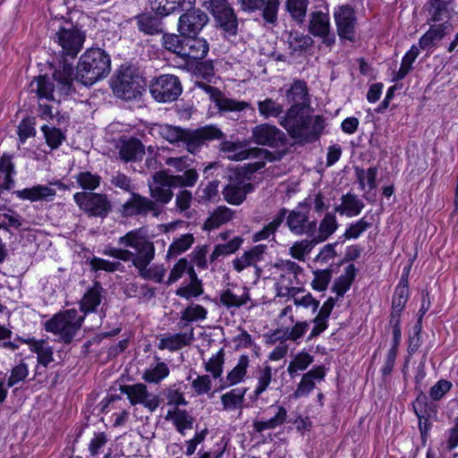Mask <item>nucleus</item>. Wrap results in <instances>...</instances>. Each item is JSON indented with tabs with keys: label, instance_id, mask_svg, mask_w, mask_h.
Here are the masks:
<instances>
[{
	"label": "nucleus",
	"instance_id": "obj_33",
	"mask_svg": "<svg viewBox=\"0 0 458 458\" xmlns=\"http://www.w3.org/2000/svg\"><path fill=\"white\" fill-rule=\"evenodd\" d=\"M338 228L335 215L327 213L318 225V233L313 237L315 243H320L327 241Z\"/></svg>",
	"mask_w": 458,
	"mask_h": 458
},
{
	"label": "nucleus",
	"instance_id": "obj_61",
	"mask_svg": "<svg viewBox=\"0 0 458 458\" xmlns=\"http://www.w3.org/2000/svg\"><path fill=\"white\" fill-rule=\"evenodd\" d=\"M258 378V392L266 391L272 381V368L267 364L264 363L263 367H259L257 369Z\"/></svg>",
	"mask_w": 458,
	"mask_h": 458
},
{
	"label": "nucleus",
	"instance_id": "obj_54",
	"mask_svg": "<svg viewBox=\"0 0 458 458\" xmlns=\"http://www.w3.org/2000/svg\"><path fill=\"white\" fill-rule=\"evenodd\" d=\"M242 242V240L240 237H234L225 244L216 245L210 255V260L214 261L220 256H225L235 252L240 248Z\"/></svg>",
	"mask_w": 458,
	"mask_h": 458
},
{
	"label": "nucleus",
	"instance_id": "obj_9",
	"mask_svg": "<svg viewBox=\"0 0 458 458\" xmlns=\"http://www.w3.org/2000/svg\"><path fill=\"white\" fill-rule=\"evenodd\" d=\"M153 98L161 103L177 100L182 87L179 78L173 74H162L154 78L149 84Z\"/></svg>",
	"mask_w": 458,
	"mask_h": 458
},
{
	"label": "nucleus",
	"instance_id": "obj_62",
	"mask_svg": "<svg viewBox=\"0 0 458 458\" xmlns=\"http://www.w3.org/2000/svg\"><path fill=\"white\" fill-rule=\"evenodd\" d=\"M152 179L154 182H165L171 189L186 187L182 175H169L165 171L156 172Z\"/></svg>",
	"mask_w": 458,
	"mask_h": 458
},
{
	"label": "nucleus",
	"instance_id": "obj_50",
	"mask_svg": "<svg viewBox=\"0 0 458 458\" xmlns=\"http://www.w3.org/2000/svg\"><path fill=\"white\" fill-rule=\"evenodd\" d=\"M249 300L250 296L248 293H245L242 296H237L229 289L223 291L220 295V302L227 309L239 308L243 306Z\"/></svg>",
	"mask_w": 458,
	"mask_h": 458
},
{
	"label": "nucleus",
	"instance_id": "obj_45",
	"mask_svg": "<svg viewBox=\"0 0 458 458\" xmlns=\"http://www.w3.org/2000/svg\"><path fill=\"white\" fill-rule=\"evenodd\" d=\"M420 54V49L417 46L412 45L410 50L404 55L402 59L401 66L394 75L395 81L403 80L412 69V64Z\"/></svg>",
	"mask_w": 458,
	"mask_h": 458
},
{
	"label": "nucleus",
	"instance_id": "obj_11",
	"mask_svg": "<svg viewBox=\"0 0 458 458\" xmlns=\"http://www.w3.org/2000/svg\"><path fill=\"white\" fill-rule=\"evenodd\" d=\"M285 97L290 105L285 114H308L311 112L308 86L304 81L295 80L286 90Z\"/></svg>",
	"mask_w": 458,
	"mask_h": 458
},
{
	"label": "nucleus",
	"instance_id": "obj_42",
	"mask_svg": "<svg viewBox=\"0 0 458 458\" xmlns=\"http://www.w3.org/2000/svg\"><path fill=\"white\" fill-rule=\"evenodd\" d=\"M287 43L292 53L301 52L313 44V39L309 35L298 31H290L287 37Z\"/></svg>",
	"mask_w": 458,
	"mask_h": 458
},
{
	"label": "nucleus",
	"instance_id": "obj_39",
	"mask_svg": "<svg viewBox=\"0 0 458 458\" xmlns=\"http://www.w3.org/2000/svg\"><path fill=\"white\" fill-rule=\"evenodd\" d=\"M162 47L173 53L175 54L178 57L182 59V54L184 47V37L174 33H164L161 39Z\"/></svg>",
	"mask_w": 458,
	"mask_h": 458
},
{
	"label": "nucleus",
	"instance_id": "obj_29",
	"mask_svg": "<svg viewBox=\"0 0 458 458\" xmlns=\"http://www.w3.org/2000/svg\"><path fill=\"white\" fill-rule=\"evenodd\" d=\"M267 245L259 244L245 251L241 257L233 260V267L236 271L242 272L250 266H255L256 263L263 259Z\"/></svg>",
	"mask_w": 458,
	"mask_h": 458
},
{
	"label": "nucleus",
	"instance_id": "obj_15",
	"mask_svg": "<svg viewBox=\"0 0 458 458\" xmlns=\"http://www.w3.org/2000/svg\"><path fill=\"white\" fill-rule=\"evenodd\" d=\"M120 392L127 395L131 405L141 404L150 412L160 405L158 395L148 393L147 386L142 383L120 386Z\"/></svg>",
	"mask_w": 458,
	"mask_h": 458
},
{
	"label": "nucleus",
	"instance_id": "obj_31",
	"mask_svg": "<svg viewBox=\"0 0 458 458\" xmlns=\"http://www.w3.org/2000/svg\"><path fill=\"white\" fill-rule=\"evenodd\" d=\"M341 201L340 205L335 207V212L349 217L358 216L364 208V203L355 194L350 192L343 195Z\"/></svg>",
	"mask_w": 458,
	"mask_h": 458
},
{
	"label": "nucleus",
	"instance_id": "obj_34",
	"mask_svg": "<svg viewBox=\"0 0 458 458\" xmlns=\"http://www.w3.org/2000/svg\"><path fill=\"white\" fill-rule=\"evenodd\" d=\"M249 364V357L247 355H241L236 366L227 374L226 384L221 385L220 389L234 386L242 381L246 376Z\"/></svg>",
	"mask_w": 458,
	"mask_h": 458
},
{
	"label": "nucleus",
	"instance_id": "obj_20",
	"mask_svg": "<svg viewBox=\"0 0 458 458\" xmlns=\"http://www.w3.org/2000/svg\"><path fill=\"white\" fill-rule=\"evenodd\" d=\"M202 87L219 112H242L248 109L254 111L248 102L226 98L219 89L210 85L202 84Z\"/></svg>",
	"mask_w": 458,
	"mask_h": 458
},
{
	"label": "nucleus",
	"instance_id": "obj_32",
	"mask_svg": "<svg viewBox=\"0 0 458 458\" xmlns=\"http://www.w3.org/2000/svg\"><path fill=\"white\" fill-rule=\"evenodd\" d=\"M454 0H429L428 11L433 21H442L451 18Z\"/></svg>",
	"mask_w": 458,
	"mask_h": 458
},
{
	"label": "nucleus",
	"instance_id": "obj_30",
	"mask_svg": "<svg viewBox=\"0 0 458 458\" xmlns=\"http://www.w3.org/2000/svg\"><path fill=\"white\" fill-rule=\"evenodd\" d=\"M193 339V328H191L189 333H178L160 339L158 348L160 350L167 349L170 352H175L184 346H189Z\"/></svg>",
	"mask_w": 458,
	"mask_h": 458
},
{
	"label": "nucleus",
	"instance_id": "obj_57",
	"mask_svg": "<svg viewBox=\"0 0 458 458\" xmlns=\"http://www.w3.org/2000/svg\"><path fill=\"white\" fill-rule=\"evenodd\" d=\"M42 131L47 145L52 148H57L65 139V136L61 130L55 127L50 128L47 125H44L42 126Z\"/></svg>",
	"mask_w": 458,
	"mask_h": 458
},
{
	"label": "nucleus",
	"instance_id": "obj_2",
	"mask_svg": "<svg viewBox=\"0 0 458 458\" xmlns=\"http://www.w3.org/2000/svg\"><path fill=\"white\" fill-rule=\"evenodd\" d=\"M111 71L109 55L101 48L87 49L80 57L76 74L73 76L80 83L91 86L106 78Z\"/></svg>",
	"mask_w": 458,
	"mask_h": 458
},
{
	"label": "nucleus",
	"instance_id": "obj_5",
	"mask_svg": "<svg viewBox=\"0 0 458 458\" xmlns=\"http://www.w3.org/2000/svg\"><path fill=\"white\" fill-rule=\"evenodd\" d=\"M118 244L134 250L131 263L136 268L141 265H149L155 258L154 242L148 240L142 227L131 230L120 237Z\"/></svg>",
	"mask_w": 458,
	"mask_h": 458
},
{
	"label": "nucleus",
	"instance_id": "obj_26",
	"mask_svg": "<svg viewBox=\"0 0 458 458\" xmlns=\"http://www.w3.org/2000/svg\"><path fill=\"white\" fill-rule=\"evenodd\" d=\"M145 154V147L142 142L134 137L121 140L119 156L124 162H136L142 158Z\"/></svg>",
	"mask_w": 458,
	"mask_h": 458
},
{
	"label": "nucleus",
	"instance_id": "obj_28",
	"mask_svg": "<svg viewBox=\"0 0 458 458\" xmlns=\"http://www.w3.org/2000/svg\"><path fill=\"white\" fill-rule=\"evenodd\" d=\"M104 288L98 281H95L93 285L87 290L80 301V309L84 314L93 312L100 304Z\"/></svg>",
	"mask_w": 458,
	"mask_h": 458
},
{
	"label": "nucleus",
	"instance_id": "obj_38",
	"mask_svg": "<svg viewBox=\"0 0 458 458\" xmlns=\"http://www.w3.org/2000/svg\"><path fill=\"white\" fill-rule=\"evenodd\" d=\"M286 214H287V209L284 208H281L278 211V213L276 215L273 221H271L269 224L265 225L263 227V229H261L260 231L254 233V235H253L254 242L266 240L270 235H273L276 232V230L280 226V225L283 223V221L284 220Z\"/></svg>",
	"mask_w": 458,
	"mask_h": 458
},
{
	"label": "nucleus",
	"instance_id": "obj_48",
	"mask_svg": "<svg viewBox=\"0 0 458 458\" xmlns=\"http://www.w3.org/2000/svg\"><path fill=\"white\" fill-rule=\"evenodd\" d=\"M355 170V175L357 178V181L360 184V190L365 189V177H367L368 184L369 187V190H374L377 188V166H371L369 167L366 172L363 168H360L359 166H356L354 168Z\"/></svg>",
	"mask_w": 458,
	"mask_h": 458
},
{
	"label": "nucleus",
	"instance_id": "obj_36",
	"mask_svg": "<svg viewBox=\"0 0 458 458\" xmlns=\"http://www.w3.org/2000/svg\"><path fill=\"white\" fill-rule=\"evenodd\" d=\"M233 217V212L226 207H219L204 223L203 229L210 231L229 222Z\"/></svg>",
	"mask_w": 458,
	"mask_h": 458
},
{
	"label": "nucleus",
	"instance_id": "obj_7",
	"mask_svg": "<svg viewBox=\"0 0 458 458\" xmlns=\"http://www.w3.org/2000/svg\"><path fill=\"white\" fill-rule=\"evenodd\" d=\"M75 203L89 216L106 218L113 209L108 197L104 193L77 192L73 195Z\"/></svg>",
	"mask_w": 458,
	"mask_h": 458
},
{
	"label": "nucleus",
	"instance_id": "obj_24",
	"mask_svg": "<svg viewBox=\"0 0 458 458\" xmlns=\"http://www.w3.org/2000/svg\"><path fill=\"white\" fill-rule=\"evenodd\" d=\"M196 0H156L151 9L161 19L172 13H179L195 5Z\"/></svg>",
	"mask_w": 458,
	"mask_h": 458
},
{
	"label": "nucleus",
	"instance_id": "obj_64",
	"mask_svg": "<svg viewBox=\"0 0 458 458\" xmlns=\"http://www.w3.org/2000/svg\"><path fill=\"white\" fill-rule=\"evenodd\" d=\"M29 375V369L24 362L13 367L7 380V387H13L21 381H23Z\"/></svg>",
	"mask_w": 458,
	"mask_h": 458
},
{
	"label": "nucleus",
	"instance_id": "obj_37",
	"mask_svg": "<svg viewBox=\"0 0 458 458\" xmlns=\"http://www.w3.org/2000/svg\"><path fill=\"white\" fill-rule=\"evenodd\" d=\"M309 3V0H285L286 11L298 24L304 22Z\"/></svg>",
	"mask_w": 458,
	"mask_h": 458
},
{
	"label": "nucleus",
	"instance_id": "obj_22",
	"mask_svg": "<svg viewBox=\"0 0 458 458\" xmlns=\"http://www.w3.org/2000/svg\"><path fill=\"white\" fill-rule=\"evenodd\" d=\"M254 186L250 182H245L243 180H232L225 186L223 190L224 199L232 205H240L242 203L248 193L251 192Z\"/></svg>",
	"mask_w": 458,
	"mask_h": 458
},
{
	"label": "nucleus",
	"instance_id": "obj_56",
	"mask_svg": "<svg viewBox=\"0 0 458 458\" xmlns=\"http://www.w3.org/2000/svg\"><path fill=\"white\" fill-rule=\"evenodd\" d=\"M76 181L83 190L93 191L100 185L101 177L90 172H81L77 174Z\"/></svg>",
	"mask_w": 458,
	"mask_h": 458
},
{
	"label": "nucleus",
	"instance_id": "obj_40",
	"mask_svg": "<svg viewBox=\"0 0 458 458\" xmlns=\"http://www.w3.org/2000/svg\"><path fill=\"white\" fill-rule=\"evenodd\" d=\"M308 212L292 210L286 218V225L293 233L302 235L304 234L303 226L308 222Z\"/></svg>",
	"mask_w": 458,
	"mask_h": 458
},
{
	"label": "nucleus",
	"instance_id": "obj_13",
	"mask_svg": "<svg viewBox=\"0 0 458 458\" xmlns=\"http://www.w3.org/2000/svg\"><path fill=\"white\" fill-rule=\"evenodd\" d=\"M223 138L225 134L216 126L206 125L195 130L185 129L182 142L190 153L195 154L207 140Z\"/></svg>",
	"mask_w": 458,
	"mask_h": 458
},
{
	"label": "nucleus",
	"instance_id": "obj_18",
	"mask_svg": "<svg viewBox=\"0 0 458 458\" xmlns=\"http://www.w3.org/2000/svg\"><path fill=\"white\" fill-rule=\"evenodd\" d=\"M337 34L342 40L354 41L356 17L350 5H342L334 12Z\"/></svg>",
	"mask_w": 458,
	"mask_h": 458
},
{
	"label": "nucleus",
	"instance_id": "obj_44",
	"mask_svg": "<svg viewBox=\"0 0 458 458\" xmlns=\"http://www.w3.org/2000/svg\"><path fill=\"white\" fill-rule=\"evenodd\" d=\"M247 387L234 388L221 396V402L225 410L242 407Z\"/></svg>",
	"mask_w": 458,
	"mask_h": 458
},
{
	"label": "nucleus",
	"instance_id": "obj_53",
	"mask_svg": "<svg viewBox=\"0 0 458 458\" xmlns=\"http://www.w3.org/2000/svg\"><path fill=\"white\" fill-rule=\"evenodd\" d=\"M207 310L199 304H191L182 312L181 321L186 324L195 320H203L207 318Z\"/></svg>",
	"mask_w": 458,
	"mask_h": 458
},
{
	"label": "nucleus",
	"instance_id": "obj_8",
	"mask_svg": "<svg viewBox=\"0 0 458 458\" xmlns=\"http://www.w3.org/2000/svg\"><path fill=\"white\" fill-rule=\"evenodd\" d=\"M210 9L224 38L235 37L239 31V20L228 0H210Z\"/></svg>",
	"mask_w": 458,
	"mask_h": 458
},
{
	"label": "nucleus",
	"instance_id": "obj_16",
	"mask_svg": "<svg viewBox=\"0 0 458 458\" xmlns=\"http://www.w3.org/2000/svg\"><path fill=\"white\" fill-rule=\"evenodd\" d=\"M309 32L315 38H319L327 47H332L335 43V34L331 30L328 13L315 11L310 13Z\"/></svg>",
	"mask_w": 458,
	"mask_h": 458
},
{
	"label": "nucleus",
	"instance_id": "obj_10",
	"mask_svg": "<svg viewBox=\"0 0 458 458\" xmlns=\"http://www.w3.org/2000/svg\"><path fill=\"white\" fill-rule=\"evenodd\" d=\"M221 150L228 154V158L233 160H244L247 158H264L269 162L279 161L286 154V150L282 151H269L267 149L253 148L249 149H242L240 142L223 141L221 143Z\"/></svg>",
	"mask_w": 458,
	"mask_h": 458
},
{
	"label": "nucleus",
	"instance_id": "obj_55",
	"mask_svg": "<svg viewBox=\"0 0 458 458\" xmlns=\"http://www.w3.org/2000/svg\"><path fill=\"white\" fill-rule=\"evenodd\" d=\"M169 369L165 362H158L155 368L147 369L142 378L148 383H158L160 380L167 377Z\"/></svg>",
	"mask_w": 458,
	"mask_h": 458
},
{
	"label": "nucleus",
	"instance_id": "obj_19",
	"mask_svg": "<svg viewBox=\"0 0 458 458\" xmlns=\"http://www.w3.org/2000/svg\"><path fill=\"white\" fill-rule=\"evenodd\" d=\"M242 10L248 13L262 11L266 23L276 25L278 20L279 0H237Z\"/></svg>",
	"mask_w": 458,
	"mask_h": 458
},
{
	"label": "nucleus",
	"instance_id": "obj_1",
	"mask_svg": "<svg viewBox=\"0 0 458 458\" xmlns=\"http://www.w3.org/2000/svg\"><path fill=\"white\" fill-rule=\"evenodd\" d=\"M55 43L61 47V59L54 65L52 73L55 85L50 78L39 75L30 82V91L34 93L30 99L38 104L40 114H53L57 95H68L72 91L73 81V66L67 58L74 59L82 49L86 35L80 28L68 21H62L52 36Z\"/></svg>",
	"mask_w": 458,
	"mask_h": 458
},
{
	"label": "nucleus",
	"instance_id": "obj_6",
	"mask_svg": "<svg viewBox=\"0 0 458 458\" xmlns=\"http://www.w3.org/2000/svg\"><path fill=\"white\" fill-rule=\"evenodd\" d=\"M143 82V78L133 67L122 65L116 71L111 86L115 96L129 100L141 95Z\"/></svg>",
	"mask_w": 458,
	"mask_h": 458
},
{
	"label": "nucleus",
	"instance_id": "obj_35",
	"mask_svg": "<svg viewBox=\"0 0 458 458\" xmlns=\"http://www.w3.org/2000/svg\"><path fill=\"white\" fill-rule=\"evenodd\" d=\"M154 184H148L150 196L152 199L160 205H165L171 201L174 197L172 189L165 182H154Z\"/></svg>",
	"mask_w": 458,
	"mask_h": 458
},
{
	"label": "nucleus",
	"instance_id": "obj_60",
	"mask_svg": "<svg viewBox=\"0 0 458 458\" xmlns=\"http://www.w3.org/2000/svg\"><path fill=\"white\" fill-rule=\"evenodd\" d=\"M318 243H315L313 242V238L310 240H302L301 242H295L290 249V253L293 258L302 260L304 258V255L306 253H309L312 248L317 245Z\"/></svg>",
	"mask_w": 458,
	"mask_h": 458
},
{
	"label": "nucleus",
	"instance_id": "obj_59",
	"mask_svg": "<svg viewBox=\"0 0 458 458\" xmlns=\"http://www.w3.org/2000/svg\"><path fill=\"white\" fill-rule=\"evenodd\" d=\"M314 275L315 278L311 282L312 288L318 292L327 290L332 278L331 269L317 270Z\"/></svg>",
	"mask_w": 458,
	"mask_h": 458
},
{
	"label": "nucleus",
	"instance_id": "obj_47",
	"mask_svg": "<svg viewBox=\"0 0 458 458\" xmlns=\"http://www.w3.org/2000/svg\"><path fill=\"white\" fill-rule=\"evenodd\" d=\"M124 293L130 298L149 300L155 296L156 288L149 287L147 284L139 285L135 283H130L125 285Z\"/></svg>",
	"mask_w": 458,
	"mask_h": 458
},
{
	"label": "nucleus",
	"instance_id": "obj_3",
	"mask_svg": "<svg viewBox=\"0 0 458 458\" xmlns=\"http://www.w3.org/2000/svg\"><path fill=\"white\" fill-rule=\"evenodd\" d=\"M322 116H282L280 124L295 144L303 146L317 141L324 129Z\"/></svg>",
	"mask_w": 458,
	"mask_h": 458
},
{
	"label": "nucleus",
	"instance_id": "obj_51",
	"mask_svg": "<svg viewBox=\"0 0 458 458\" xmlns=\"http://www.w3.org/2000/svg\"><path fill=\"white\" fill-rule=\"evenodd\" d=\"M313 362V356L308 352H301L290 362L287 371L293 377L299 370L306 369Z\"/></svg>",
	"mask_w": 458,
	"mask_h": 458
},
{
	"label": "nucleus",
	"instance_id": "obj_52",
	"mask_svg": "<svg viewBox=\"0 0 458 458\" xmlns=\"http://www.w3.org/2000/svg\"><path fill=\"white\" fill-rule=\"evenodd\" d=\"M148 267V265H141L137 268L140 276L145 280H152L156 283H162L166 271L165 268L163 266H153L150 267Z\"/></svg>",
	"mask_w": 458,
	"mask_h": 458
},
{
	"label": "nucleus",
	"instance_id": "obj_12",
	"mask_svg": "<svg viewBox=\"0 0 458 458\" xmlns=\"http://www.w3.org/2000/svg\"><path fill=\"white\" fill-rule=\"evenodd\" d=\"M121 213L123 217L146 216L148 213L157 217L162 213V208L153 199L134 191L131 192L130 199L122 205Z\"/></svg>",
	"mask_w": 458,
	"mask_h": 458
},
{
	"label": "nucleus",
	"instance_id": "obj_17",
	"mask_svg": "<svg viewBox=\"0 0 458 458\" xmlns=\"http://www.w3.org/2000/svg\"><path fill=\"white\" fill-rule=\"evenodd\" d=\"M252 137L259 145H267L276 148L284 147V148L279 151L286 150L288 152L286 148L288 139L286 135L274 125L261 124L256 126L252 131Z\"/></svg>",
	"mask_w": 458,
	"mask_h": 458
},
{
	"label": "nucleus",
	"instance_id": "obj_27",
	"mask_svg": "<svg viewBox=\"0 0 458 458\" xmlns=\"http://www.w3.org/2000/svg\"><path fill=\"white\" fill-rule=\"evenodd\" d=\"M14 194L21 199H28L32 202L52 200L55 196V190L46 185H36L31 188L15 191Z\"/></svg>",
	"mask_w": 458,
	"mask_h": 458
},
{
	"label": "nucleus",
	"instance_id": "obj_23",
	"mask_svg": "<svg viewBox=\"0 0 458 458\" xmlns=\"http://www.w3.org/2000/svg\"><path fill=\"white\" fill-rule=\"evenodd\" d=\"M24 343L30 344V351L37 354L38 365L35 370V376L42 374L41 367L47 368L50 362L54 360V349L50 346L46 340H35L30 338L22 340Z\"/></svg>",
	"mask_w": 458,
	"mask_h": 458
},
{
	"label": "nucleus",
	"instance_id": "obj_14",
	"mask_svg": "<svg viewBox=\"0 0 458 458\" xmlns=\"http://www.w3.org/2000/svg\"><path fill=\"white\" fill-rule=\"evenodd\" d=\"M178 20V32L181 36H197L208 24V14L199 8L191 7L183 10Z\"/></svg>",
	"mask_w": 458,
	"mask_h": 458
},
{
	"label": "nucleus",
	"instance_id": "obj_41",
	"mask_svg": "<svg viewBox=\"0 0 458 458\" xmlns=\"http://www.w3.org/2000/svg\"><path fill=\"white\" fill-rule=\"evenodd\" d=\"M287 418L286 409L283 406L278 407L276 414L267 420H256L253 423V428L257 432H262L266 429L275 428L284 424Z\"/></svg>",
	"mask_w": 458,
	"mask_h": 458
},
{
	"label": "nucleus",
	"instance_id": "obj_43",
	"mask_svg": "<svg viewBox=\"0 0 458 458\" xmlns=\"http://www.w3.org/2000/svg\"><path fill=\"white\" fill-rule=\"evenodd\" d=\"M24 219L14 210L9 209L8 213L0 214V230H5L12 233L11 228L18 231H23Z\"/></svg>",
	"mask_w": 458,
	"mask_h": 458
},
{
	"label": "nucleus",
	"instance_id": "obj_49",
	"mask_svg": "<svg viewBox=\"0 0 458 458\" xmlns=\"http://www.w3.org/2000/svg\"><path fill=\"white\" fill-rule=\"evenodd\" d=\"M224 363L225 352L224 349H220L207 362H205V369L207 372H210L212 377L216 379L220 377L223 373Z\"/></svg>",
	"mask_w": 458,
	"mask_h": 458
},
{
	"label": "nucleus",
	"instance_id": "obj_25",
	"mask_svg": "<svg viewBox=\"0 0 458 458\" xmlns=\"http://www.w3.org/2000/svg\"><path fill=\"white\" fill-rule=\"evenodd\" d=\"M138 30L145 35L154 36L164 32L162 19L152 13H142L134 17Z\"/></svg>",
	"mask_w": 458,
	"mask_h": 458
},
{
	"label": "nucleus",
	"instance_id": "obj_63",
	"mask_svg": "<svg viewBox=\"0 0 458 458\" xmlns=\"http://www.w3.org/2000/svg\"><path fill=\"white\" fill-rule=\"evenodd\" d=\"M204 293L202 282L190 283L185 286L179 287L175 294L177 296L190 300L191 297H198Z\"/></svg>",
	"mask_w": 458,
	"mask_h": 458
},
{
	"label": "nucleus",
	"instance_id": "obj_21",
	"mask_svg": "<svg viewBox=\"0 0 458 458\" xmlns=\"http://www.w3.org/2000/svg\"><path fill=\"white\" fill-rule=\"evenodd\" d=\"M209 50L208 41L197 36L184 37V47L182 59L184 61H199L204 59Z\"/></svg>",
	"mask_w": 458,
	"mask_h": 458
},
{
	"label": "nucleus",
	"instance_id": "obj_4",
	"mask_svg": "<svg viewBox=\"0 0 458 458\" xmlns=\"http://www.w3.org/2000/svg\"><path fill=\"white\" fill-rule=\"evenodd\" d=\"M84 316H80L76 309H69L54 315L44 324L47 332L58 335L63 343L71 344L81 329Z\"/></svg>",
	"mask_w": 458,
	"mask_h": 458
},
{
	"label": "nucleus",
	"instance_id": "obj_58",
	"mask_svg": "<svg viewBox=\"0 0 458 458\" xmlns=\"http://www.w3.org/2000/svg\"><path fill=\"white\" fill-rule=\"evenodd\" d=\"M174 424L176 429L182 435H184L185 429L192 428L193 419L188 414L186 411L177 409L174 411Z\"/></svg>",
	"mask_w": 458,
	"mask_h": 458
},
{
	"label": "nucleus",
	"instance_id": "obj_46",
	"mask_svg": "<svg viewBox=\"0 0 458 458\" xmlns=\"http://www.w3.org/2000/svg\"><path fill=\"white\" fill-rule=\"evenodd\" d=\"M194 242V237L191 233L182 235L179 239L174 240L169 246L166 258L170 259L177 257L191 248Z\"/></svg>",
	"mask_w": 458,
	"mask_h": 458
}]
</instances>
